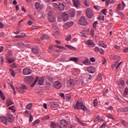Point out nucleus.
I'll list each match as a JSON object with an SVG mask.
<instances>
[{
    "instance_id": "nucleus-1",
    "label": "nucleus",
    "mask_w": 128,
    "mask_h": 128,
    "mask_svg": "<svg viewBox=\"0 0 128 128\" xmlns=\"http://www.w3.org/2000/svg\"><path fill=\"white\" fill-rule=\"evenodd\" d=\"M78 108H80V110H82L84 112H86V110H88V108L84 105V103L79 102L78 101L76 106H74V110H78Z\"/></svg>"
},
{
    "instance_id": "nucleus-2",
    "label": "nucleus",
    "mask_w": 128,
    "mask_h": 128,
    "mask_svg": "<svg viewBox=\"0 0 128 128\" xmlns=\"http://www.w3.org/2000/svg\"><path fill=\"white\" fill-rule=\"evenodd\" d=\"M84 44L89 48H94V46H96V44L94 43V41L90 40L85 41Z\"/></svg>"
},
{
    "instance_id": "nucleus-3",
    "label": "nucleus",
    "mask_w": 128,
    "mask_h": 128,
    "mask_svg": "<svg viewBox=\"0 0 128 128\" xmlns=\"http://www.w3.org/2000/svg\"><path fill=\"white\" fill-rule=\"evenodd\" d=\"M78 22L81 26H86L88 24V21H86V19L84 16L81 17Z\"/></svg>"
},
{
    "instance_id": "nucleus-4",
    "label": "nucleus",
    "mask_w": 128,
    "mask_h": 128,
    "mask_svg": "<svg viewBox=\"0 0 128 128\" xmlns=\"http://www.w3.org/2000/svg\"><path fill=\"white\" fill-rule=\"evenodd\" d=\"M6 117L8 120V122H10L11 124L14 122V117L12 114L10 113H7L6 114Z\"/></svg>"
},
{
    "instance_id": "nucleus-5",
    "label": "nucleus",
    "mask_w": 128,
    "mask_h": 128,
    "mask_svg": "<svg viewBox=\"0 0 128 128\" xmlns=\"http://www.w3.org/2000/svg\"><path fill=\"white\" fill-rule=\"evenodd\" d=\"M68 124V122L66 120H60V128H66V126Z\"/></svg>"
},
{
    "instance_id": "nucleus-6",
    "label": "nucleus",
    "mask_w": 128,
    "mask_h": 128,
    "mask_svg": "<svg viewBox=\"0 0 128 128\" xmlns=\"http://www.w3.org/2000/svg\"><path fill=\"white\" fill-rule=\"evenodd\" d=\"M86 14L88 18H92L94 16V12H92V10L90 8H87L86 10Z\"/></svg>"
},
{
    "instance_id": "nucleus-7",
    "label": "nucleus",
    "mask_w": 128,
    "mask_h": 128,
    "mask_svg": "<svg viewBox=\"0 0 128 128\" xmlns=\"http://www.w3.org/2000/svg\"><path fill=\"white\" fill-rule=\"evenodd\" d=\"M22 74L25 76L30 74H32V70L28 68H24L23 69Z\"/></svg>"
},
{
    "instance_id": "nucleus-8",
    "label": "nucleus",
    "mask_w": 128,
    "mask_h": 128,
    "mask_svg": "<svg viewBox=\"0 0 128 128\" xmlns=\"http://www.w3.org/2000/svg\"><path fill=\"white\" fill-rule=\"evenodd\" d=\"M124 6H126V4H124V1L122 2V4H118V6H117V10H122L124 8Z\"/></svg>"
},
{
    "instance_id": "nucleus-9",
    "label": "nucleus",
    "mask_w": 128,
    "mask_h": 128,
    "mask_svg": "<svg viewBox=\"0 0 128 128\" xmlns=\"http://www.w3.org/2000/svg\"><path fill=\"white\" fill-rule=\"evenodd\" d=\"M35 8L36 10L38 12H40L42 10V4H40V3L36 2L34 4Z\"/></svg>"
},
{
    "instance_id": "nucleus-10",
    "label": "nucleus",
    "mask_w": 128,
    "mask_h": 128,
    "mask_svg": "<svg viewBox=\"0 0 128 128\" xmlns=\"http://www.w3.org/2000/svg\"><path fill=\"white\" fill-rule=\"evenodd\" d=\"M62 83L60 81H56L54 83V86L55 88H57L58 90H60V88H62Z\"/></svg>"
},
{
    "instance_id": "nucleus-11",
    "label": "nucleus",
    "mask_w": 128,
    "mask_h": 128,
    "mask_svg": "<svg viewBox=\"0 0 128 128\" xmlns=\"http://www.w3.org/2000/svg\"><path fill=\"white\" fill-rule=\"evenodd\" d=\"M1 122L4 124H8V118L6 116H1L0 118Z\"/></svg>"
},
{
    "instance_id": "nucleus-12",
    "label": "nucleus",
    "mask_w": 128,
    "mask_h": 128,
    "mask_svg": "<svg viewBox=\"0 0 128 128\" xmlns=\"http://www.w3.org/2000/svg\"><path fill=\"white\" fill-rule=\"evenodd\" d=\"M62 18L64 22H66L68 18V15L66 12H64L62 14Z\"/></svg>"
},
{
    "instance_id": "nucleus-13",
    "label": "nucleus",
    "mask_w": 128,
    "mask_h": 128,
    "mask_svg": "<svg viewBox=\"0 0 128 128\" xmlns=\"http://www.w3.org/2000/svg\"><path fill=\"white\" fill-rule=\"evenodd\" d=\"M88 72L90 74H94L96 72V68L92 66H89L88 68Z\"/></svg>"
},
{
    "instance_id": "nucleus-14",
    "label": "nucleus",
    "mask_w": 128,
    "mask_h": 128,
    "mask_svg": "<svg viewBox=\"0 0 128 128\" xmlns=\"http://www.w3.org/2000/svg\"><path fill=\"white\" fill-rule=\"evenodd\" d=\"M32 52H33V54H38L40 52V50H38V47L35 46L32 48Z\"/></svg>"
},
{
    "instance_id": "nucleus-15",
    "label": "nucleus",
    "mask_w": 128,
    "mask_h": 128,
    "mask_svg": "<svg viewBox=\"0 0 128 128\" xmlns=\"http://www.w3.org/2000/svg\"><path fill=\"white\" fill-rule=\"evenodd\" d=\"M72 26H74V22H68L64 25V28H70Z\"/></svg>"
},
{
    "instance_id": "nucleus-16",
    "label": "nucleus",
    "mask_w": 128,
    "mask_h": 128,
    "mask_svg": "<svg viewBox=\"0 0 128 128\" xmlns=\"http://www.w3.org/2000/svg\"><path fill=\"white\" fill-rule=\"evenodd\" d=\"M74 4L76 8H78L80 6V2L78 0H73Z\"/></svg>"
},
{
    "instance_id": "nucleus-17",
    "label": "nucleus",
    "mask_w": 128,
    "mask_h": 128,
    "mask_svg": "<svg viewBox=\"0 0 128 128\" xmlns=\"http://www.w3.org/2000/svg\"><path fill=\"white\" fill-rule=\"evenodd\" d=\"M75 84L74 80L72 79H70L68 81V84L70 86H74Z\"/></svg>"
},
{
    "instance_id": "nucleus-18",
    "label": "nucleus",
    "mask_w": 128,
    "mask_h": 128,
    "mask_svg": "<svg viewBox=\"0 0 128 128\" xmlns=\"http://www.w3.org/2000/svg\"><path fill=\"white\" fill-rule=\"evenodd\" d=\"M50 106L51 108H58V104L56 102H50Z\"/></svg>"
},
{
    "instance_id": "nucleus-19",
    "label": "nucleus",
    "mask_w": 128,
    "mask_h": 128,
    "mask_svg": "<svg viewBox=\"0 0 128 128\" xmlns=\"http://www.w3.org/2000/svg\"><path fill=\"white\" fill-rule=\"evenodd\" d=\"M38 80L39 86H44V79L43 78H39Z\"/></svg>"
},
{
    "instance_id": "nucleus-20",
    "label": "nucleus",
    "mask_w": 128,
    "mask_h": 128,
    "mask_svg": "<svg viewBox=\"0 0 128 128\" xmlns=\"http://www.w3.org/2000/svg\"><path fill=\"white\" fill-rule=\"evenodd\" d=\"M118 112H128V106L120 108L118 110Z\"/></svg>"
},
{
    "instance_id": "nucleus-21",
    "label": "nucleus",
    "mask_w": 128,
    "mask_h": 128,
    "mask_svg": "<svg viewBox=\"0 0 128 128\" xmlns=\"http://www.w3.org/2000/svg\"><path fill=\"white\" fill-rule=\"evenodd\" d=\"M99 45L100 46H102V48H108V45L105 44L104 41H100Z\"/></svg>"
},
{
    "instance_id": "nucleus-22",
    "label": "nucleus",
    "mask_w": 128,
    "mask_h": 128,
    "mask_svg": "<svg viewBox=\"0 0 128 128\" xmlns=\"http://www.w3.org/2000/svg\"><path fill=\"white\" fill-rule=\"evenodd\" d=\"M50 126H52V128H56V126H60V124L58 122H52Z\"/></svg>"
},
{
    "instance_id": "nucleus-23",
    "label": "nucleus",
    "mask_w": 128,
    "mask_h": 128,
    "mask_svg": "<svg viewBox=\"0 0 128 128\" xmlns=\"http://www.w3.org/2000/svg\"><path fill=\"white\" fill-rule=\"evenodd\" d=\"M66 48H69V50H76V48L68 44H66L65 46Z\"/></svg>"
},
{
    "instance_id": "nucleus-24",
    "label": "nucleus",
    "mask_w": 128,
    "mask_h": 128,
    "mask_svg": "<svg viewBox=\"0 0 128 128\" xmlns=\"http://www.w3.org/2000/svg\"><path fill=\"white\" fill-rule=\"evenodd\" d=\"M69 16L71 18H74V16H76V12H74V10H71L69 12Z\"/></svg>"
},
{
    "instance_id": "nucleus-25",
    "label": "nucleus",
    "mask_w": 128,
    "mask_h": 128,
    "mask_svg": "<svg viewBox=\"0 0 128 128\" xmlns=\"http://www.w3.org/2000/svg\"><path fill=\"white\" fill-rule=\"evenodd\" d=\"M70 62H78V58L76 57H73L70 58Z\"/></svg>"
},
{
    "instance_id": "nucleus-26",
    "label": "nucleus",
    "mask_w": 128,
    "mask_h": 128,
    "mask_svg": "<svg viewBox=\"0 0 128 128\" xmlns=\"http://www.w3.org/2000/svg\"><path fill=\"white\" fill-rule=\"evenodd\" d=\"M58 8L60 10H64V4L60 3L58 4Z\"/></svg>"
},
{
    "instance_id": "nucleus-27",
    "label": "nucleus",
    "mask_w": 128,
    "mask_h": 128,
    "mask_svg": "<svg viewBox=\"0 0 128 128\" xmlns=\"http://www.w3.org/2000/svg\"><path fill=\"white\" fill-rule=\"evenodd\" d=\"M6 104H7L8 106H12V104H14V102L10 99L7 100H6Z\"/></svg>"
},
{
    "instance_id": "nucleus-28",
    "label": "nucleus",
    "mask_w": 128,
    "mask_h": 128,
    "mask_svg": "<svg viewBox=\"0 0 128 128\" xmlns=\"http://www.w3.org/2000/svg\"><path fill=\"white\" fill-rule=\"evenodd\" d=\"M38 76L36 77V78L34 82L30 85L31 88H34V86H36V82H38Z\"/></svg>"
},
{
    "instance_id": "nucleus-29",
    "label": "nucleus",
    "mask_w": 128,
    "mask_h": 128,
    "mask_svg": "<svg viewBox=\"0 0 128 128\" xmlns=\"http://www.w3.org/2000/svg\"><path fill=\"white\" fill-rule=\"evenodd\" d=\"M48 20L49 22H54L56 21V18L54 16H50V18H48Z\"/></svg>"
},
{
    "instance_id": "nucleus-30",
    "label": "nucleus",
    "mask_w": 128,
    "mask_h": 128,
    "mask_svg": "<svg viewBox=\"0 0 128 128\" xmlns=\"http://www.w3.org/2000/svg\"><path fill=\"white\" fill-rule=\"evenodd\" d=\"M9 70L11 74V76L14 78V76H16V72H14V70L12 68L9 69Z\"/></svg>"
},
{
    "instance_id": "nucleus-31",
    "label": "nucleus",
    "mask_w": 128,
    "mask_h": 128,
    "mask_svg": "<svg viewBox=\"0 0 128 128\" xmlns=\"http://www.w3.org/2000/svg\"><path fill=\"white\" fill-rule=\"evenodd\" d=\"M0 96L3 100H6V96H4V93H2V90H0Z\"/></svg>"
},
{
    "instance_id": "nucleus-32",
    "label": "nucleus",
    "mask_w": 128,
    "mask_h": 128,
    "mask_svg": "<svg viewBox=\"0 0 128 128\" xmlns=\"http://www.w3.org/2000/svg\"><path fill=\"white\" fill-rule=\"evenodd\" d=\"M83 64L86 66H88L90 64V60L88 58H86L84 61H83Z\"/></svg>"
},
{
    "instance_id": "nucleus-33",
    "label": "nucleus",
    "mask_w": 128,
    "mask_h": 128,
    "mask_svg": "<svg viewBox=\"0 0 128 128\" xmlns=\"http://www.w3.org/2000/svg\"><path fill=\"white\" fill-rule=\"evenodd\" d=\"M98 20H104V16L102 14H100Z\"/></svg>"
},
{
    "instance_id": "nucleus-34",
    "label": "nucleus",
    "mask_w": 128,
    "mask_h": 128,
    "mask_svg": "<svg viewBox=\"0 0 128 128\" xmlns=\"http://www.w3.org/2000/svg\"><path fill=\"white\" fill-rule=\"evenodd\" d=\"M50 37L48 36V35H46V34H44L40 38L41 40H44V38H46V40H48V38H49Z\"/></svg>"
},
{
    "instance_id": "nucleus-35",
    "label": "nucleus",
    "mask_w": 128,
    "mask_h": 128,
    "mask_svg": "<svg viewBox=\"0 0 128 128\" xmlns=\"http://www.w3.org/2000/svg\"><path fill=\"white\" fill-rule=\"evenodd\" d=\"M70 98H72V95L70 94H67L66 96V100L69 102Z\"/></svg>"
},
{
    "instance_id": "nucleus-36",
    "label": "nucleus",
    "mask_w": 128,
    "mask_h": 128,
    "mask_svg": "<svg viewBox=\"0 0 128 128\" xmlns=\"http://www.w3.org/2000/svg\"><path fill=\"white\" fill-rule=\"evenodd\" d=\"M101 120L102 118L100 116H98L94 120V122H100V120Z\"/></svg>"
},
{
    "instance_id": "nucleus-37",
    "label": "nucleus",
    "mask_w": 128,
    "mask_h": 128,
    "mask_svg": "<svg viewBox=\"0 0 128 128\" xmlns=\"http://www.w3.org/2000/svg\"><path fill=\"white\" fill-rule=\"evenodd\" d=\"M32 103H30L26 106V108H27V110H32Z\"/></svg>"
},
{
    "instance_id": "nucleus-38",
    "label": "nucleus",
    "mask_w": 128,
    "mask_h": 128,
    "mask_svg": "<svg viewBox=\"0 0 128 128\" xmlns=\"http://www.w3.org/2000/svg\"><path fill=\"white\" fill-rule=\"evenodd\" d=\"M7 60L8 61V62H9V64H12V62H14L16 61V60L14 58H8Z\"/></svg>"
},
{
    "instance_id": "nucleus-39",
    "label": "nucleus",
    "mask_w": 128,
    "mask_h": 128,
    "mask_svg": "<svg viewBox=\"0 0 128 128\" xmlns=\"http://www.w3.org/2000/svg\"><path fill=\"white\" fill-rule=\"evenodd\" d=\"M21 90H28V86H26V85L22 84L20 87Z\"/></svg>"
},
{
    "instance_id": "nucleus-40",
    "label": "nucleus",
    "mask_w": 128,
    "mask_h": 128,
    "mask_svg": "<svg viewBox=\"0 0 128 128\" xmlns=\"http://www.w3.org/2000/svg\"><path fill=\"white\" fill-rule=\"evenodd\" d=\"M98 99L96 98L94 100V108H96V106H98Z\"/></svg>"
},
{
    "instance_id": "nucleus-41",
    "label": "nucleus",
    "mask_w": 128,
    "mask_h": 128,
    "mask_svg": "<svg viewBox=\"0 0 128 128\" xmlns=\"http://www.w3.org/2000/svg\"><path fill=\"white\" fill-rule=\"evenodd\" d=\"M54 36H55V38H58V36H60V32H54L53 34Z\"/></svg>"
},
{
    "instance_id": "nucleus-42",
    "label": "nucleus",
    "mask_w": 128,
    "mask_h": 128,
    "mask_svg": "<svg viewBox=\"0 0 128 128\" xmlns=\"http://www.w3.org/2000/svg\"><path fill=\"white\" fill-rule=\"evenodd\" d=\"M97 80H102V74H98L97 76Z\"/></svg>"
},
{
    "instance_id": "nucleus-43",
    "label": "nucleus",
    "mask_w": 128,
    "mask_h": 128,
    "mask_svg": "<svg viewBox=\"0 0 128 128\" xmlns=\"http://www.w3.org/2000/svg\"><path fill=\"white\" fill-rule=\"evenodd\" d=\"M113 60H120V56H114L112 57Z\"/></svg>"
},
{
    "instance_id": "nucleus-44",
    "label": "nucleus",
    "mask_w": 128,
    "mask_h": 128,
    "mask_svg": "<svg viewBox=\"0 0 128 128\" xmlns=\"http://www.w3.org/2000/svg\"><path fill=\"white\" fill-rule=\"evenodd\" d=\"M34 120V118H32V114H30V118H29V122H32Z\"/></svg>"
},
{
    "instance_id": "nucleus-45",
    "label": "nucleus",
    "mask_w": 128,
    "mask_h": 128,
    "mask_svg": "<svg viewBox=\"0 0 128 128\" xmlns=\"http://www.w3.org/2000/svg\"><path fill=\"white\" fill-rule=\"evenodd\" d=\"M54 16V14H52V11H50L48 12V18H50V16Z\"/></svg>"
},
{
    "instance_id": "nucleus-46",
    "label": "nucleus",
    "mask_w": 128,
    "mask_h": 128,
    "mask_svg": "<svg viewBox=\"0 0 128 128\" xmlns=\"http://www.w3.org/2000/svg\"><path fill=\"white\" fill-rule=\"evenodd\" d=\"M106 118H110L111 120H114V118L112 116V114L109 115H106Z\"/></svg>"
},
{
    "instance_id": "nucleus-47",
    "label": "nucleus",
    "mask_w": 128,
    "mask_h": 128,
    "mask_svg": "<svg viewBox=\"0 0 128 128\" xmlns=\"http://www.w3.org/2000/svg\"><path fill=\"white\" fill-rule=\"evenodd\" d=\"M121 122L122 124L124 126H127L126 122L124 120H122Z\"/></svg>"
},
{
    "instance_id": "nucleus-48",
    "label": "nucleus",
    "mask_w": 128,
    "mask_h": 128,
    "mask_svg": "<svg viewBox=\"0 0 128 128\" xmlns=\"http://www.w3.org/2000/svg\"><path fill=\"white\" fill-rule=\"evenodd\" d=\"M72 40V35H69L66 38V40H67L68 42V40Z\"/></svg>"
},
{
    "instance_id": "nucleus-49",
    "label": "nucleus",
    "mask_w": 128,
    "mask_h": 128,
    "mask_svg": "<svg viewBox=\"0 0 128 128\" xmlns=\"http://www.w3.org/2000/svg\"><path fill=\"white\" fill-rule=\"evenodd\" d=\"M102 14H104V16H106V9L104 8L102 10Z\"/></svg>"
},
{
    "instance_id": "nucleus-50",
    "label": "nucleus",
    "mask_w": 128,
    "mask_h": 128,
    "mask_svg": "<svg viewBox=\"0 0 128 128\" xmlns=\"http://www.w3.org/2000/svg\"><path fill=\"white\" fill-rule=\"evenodd\" d=\"M48 80H49V82H54V78L50 76H48Z\"/></svg>"
},
{
    "instance_id": "nucleus-51",
    "label": "nucleus",
    "mask_w": 128,
    "mask_h": 128,
    "mask_svg": "<svg viewBox=\"0 0 128 128\" xmlns=\"http://www.w3.org/2000/svg\"><path fill=\"white\" fill-rule=\"evenodd\" d=\"M128 94V88H126L124 92V96H126Z\"/></svg>"
},
{
    "instance_id": "nucleus-52",
    "label": "nucleus",
    "mask_w": 128,
    "mask_h": 128,
    "mask_svg": "<svg viewBox=\"0 0 128 128\" xmlns=\"http://www.w3.org/2000/svg\"><path fill=\"white\" fill-rule=\"evenodd\" d=\"M39 122H40V120H37L34 122L33 124H34V126H36V124H38Z\"/></svg>"
},
{
    "instance_id": "nucleus-53",
    "label": "nucleus",
    "mask_w": 128,
    "mask_h": 128,
    "mask_svg": "<svg viewBox=\"0 0 128 128\" xmlns=\"http://www.w3.org/2000/svg\"><path fill=\"white\" fill-rule=\"evenodd\" d=\"M106 126V122H105L104 123H103L101 126H100V128H104V126Z\"/></svg>"
},
{
    "instance_id": "nucleus-54",
    "label": "nucleus",
    "mask_w": 128,
    "mask_h": 128,
    "mask_svg": "<svg viewBox=\"0 0 128 128\" xmlns=\"http://www.w3.org/2000/svg\"><path fill=\"white\" fill-rule=\"evenodd\" d=\"M56 48H58L66 50V48L64 47H63V46H57Z\"/></svg>"
},
{
    "instance_id": "nucleus-55",
    "label": "nucleus",
    "mask_w": 128,
    "mask_h": 128,
    "mask_svg": "<svg viewBox=\"0 0 128 128\" xmlns=\"http://www.w3.org/2000/svg\"><path fill=\"white\" fill-rule=\"evenodd\" d=\"M84 4L86 6H90V3L88 2V1L86 0L84 2Z\"/></svg>"
},
{
    "instance_id": "nucleus-56",
    "label": "nucleus",
    "mask_w": 128,
    "mask_h": 128,
    "mask_svg": "<svg viewBox=\"0 0 128 128\" xmlns=\"http://www.w3.org/2000/svg\"><path fill=\"white\" fill-rule=\"evenodd\" d=\"M90 62H96V58H90Z\"/></svg>"
},
{
    "instance_id": "nucleus-57",
    "label": "nucleus",
    "mask_w": 128,
    "mask_h": 128,
    "mask_svg": "<svg viewBox=\"0 0 128 128\" xmlns=\"http://www.w3.org/2000/svg\"><path fill=\"white\" fill-rule=\"evenodd\" d=\"M116 13L118 14H120V16H124V14H122V13L120 12V10H116Z\"/></svg>"
},
{
    "instance_id": "nucleus-58",
    "label": "nucleus",
    "mask_w": 128,
    "mask_h": 128,
    "mask_svg": "<svg viewBox=\"0 0 128 128\" xmlns=\"http://www.w3.org/2000/svg\"><path fill=\"white\" fill-rule=\"evenodd\" d=\"M94 50L95 52H98V51L100 50V48H98V46H96V47H95Z\"/></svg>"
},
{
    "instance_id": "nucleus-59",
    "label": "nucleus",
    "mask_w": 128,
    "mask_h": 128,
    "mask_svg": "<svg viewBox=\"0 0 128 128\" xmlns=\"http://www.w3.org/2000/svg\"><path fill=\"white\" fill-rule=\"evenodd\" d=\"M80 36H82V38H86V35L84 33H81Z\"/></svg>"
},
{
    "instance_id": "nucleus-60",
    "label": "nucleus",
    "mask_w": 128,
    "mask_h": 128,
    "mask_svg": "<svg viewBox=\"0 0 128 128\" xmlns=\"http://www.w3.org/2000/svg\"><path fill=\"white\" fill-rule=\"evenodd\" d=\"M20 36H21V38H22L26 36V34L22 32Z\"/></svg>"
},
{
    "instance_id": "nucleus-61",
    "label": "nucleus",
    "mask_w": 128,
    "mask_h": 128,
    "mask_svg": "<svg viewBox=\"0 0 128 128\" xmlns=\"http://www.w3.org/2000/svg\"><path fill=\"white\" fill-rule=\"evenodd\" d=\"M44 120H50V116H46L44 117Z\"/></svg>"
},
{
    "instance_id": "nucleus-62",
    "label": "nucleus",
    "mask_w": 128,
    "mask_h": 128,
    "mask_svg": "<svg viewBox=\"0 0 128 128\" xmlns=\"http://www.w3.org/2000/svg\"><path fill=\"white\" fill-rule=\"evenodd\" d=\"M59 96H61V98H64V93H60Z\"/></svg>"
},
{
    "instance_id": "nucleus-63",
    "label": "nucleus",
    "mask_w": 128,
    "mask_h": 128,
    "mask_svg": "<svg viewBox=\"0 0 128 128\" xmlns=\"http://www.w3.org/2000/svg\"><path fill=\"white\" fill-rule=\"evenodd\" d=\"M98 52H100V54H104V50L102 48H99Z\"/></svg>"
},
{
    "instance_id": "nucleus-64",
    "label": "nucleus",
    "mask_w": 128,
    "mask_h": 128,
    "mask_svg": "<svg viewBox=\"0 0 128 128\" xmlns=\"http://www.w3.org/2000/svg\"><path fill=\"white\" fill-rule=\"evenodd\" d=\"M124 52H128V47L126 48H125L124 49Z\"/></svg>"
}]
</instances>
